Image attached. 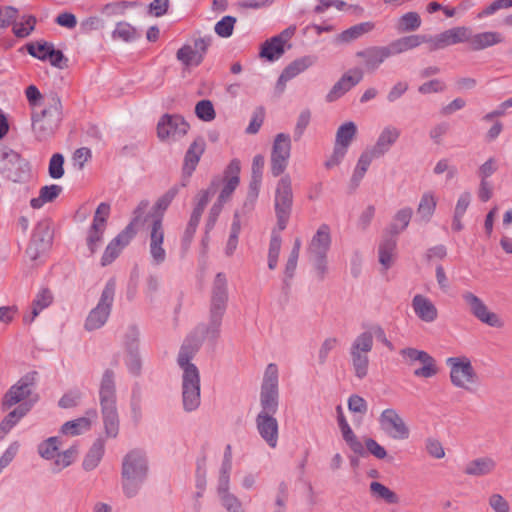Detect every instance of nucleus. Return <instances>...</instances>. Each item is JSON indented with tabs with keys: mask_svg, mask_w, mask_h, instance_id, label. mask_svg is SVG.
Here are the masks:
<instances>
[{
	"mask_svg": "<svg viewBox=\"0 0 512 512\" xmlns=\"http://www.w3.org/2000/svg\"><path fill=\"white\" fill-rule=\"evenodd\" d=\"M201 342L187 338L177 355V365L181 380L182 407L186 412L196 411L201 404V377L192 359Z\"/></svg>",
	"mask_w": 512,
	"mask_h": 512,
	"instance_id": "nucleus-1",
	"label": "nucleus"
},
{
	"mask_svg": "<svg viewBox=\"0 0 512 512\" xmlns=\"http://www.w3.org/2000/svg\"><path fill=\"white\" fill-rule=\"evenodd\" d=\"M150 473L149 458L143 449L133 448L126 452L120 464V486L126 498L139 495Z\"/></svg>",
	"mask_w": 512,
	"mask_h": 512,
	"instance_id": "nucleus-2",
	"label": "nucleus"
},
{
	"mask_svg": "<svg viewBox=\"0 0 512 512\" xmlns=\"http://www.w3.org/2000/svg\"><path fill=\"white\" fill-rule=\"evenodd\" d=\"M227 303V278L225 274L218 273L215 276L212 287L209 323L198 325L188 338H192V340L199 341L201 343L206 339H216L219 335L220 326L227 308Z\"/></svg>",
	"mask_w": 512,
	"mask_h": 512,
	"instance_id": "nucleus-3",
	"label": "nucleus"
},
{
	"mask_svg": "<svg viewBox=\"0 0 512 512\" xmlns=\"http://www.w3.org/2000/svg\"><path fill=\"white\" fill-rule=\"evenodd\" d=\"M115 379V372L111 369H106L99 383V403L103 432L107 439H116L120 432Z\"/></svg>",
	"mask_w": 512,
	"mask_h": 512,
	"instance_id": "nucleus-4",
	"label": "nucleus"
},
{
	"mask_svg": "<svg viewBox=\"0 0 512 512\" xmlns=\"http://www.w3.org/2000/svg\"><path fill=\"white\" fill-rule=\"evenodd\" d=\"M232 468L233 452L231 445L228 444L217 468L216 494L225 512H246L242 501L231 491Z\"/></svg>",
	"mask_w": 512,
	"mask_h": 512,
	"instance_id": "nucleus-5",
	"label": "nucleus"
},
{
	"mask_svg": "<svg viewBox=\"0 0 512 512\" xmlns=\"http://www.w3.org/2000/svg\"><path fill=\"white\" fill-rule=\"evenodd\" d=\"M62 120V105L58 98L51 97L40 110L33 109L31 129L37 142H47L58 129Z\"/></svg>",
	"mask_w": 512,
	"mask_h": 512,
	"instance_id": "nucleus-6",
	"label": "nucleus"
},
{
	"mask_svg": "<svg viewBox=\"0 0 512 512\" xmlns=\"http://www.w3.org/2000/svg\"><path fill=\"white\" fill-rule=\"evenodd\" d=\"M61 445L62 442L58 436L49 437L37 445L38 455L43 460L50 461L53 472L57 473L71 466L76 461L79 454L77 446L73 445L60 451Z\"/></svg>",
	"mask_w": 512,
	"mask_h": 512,
	"instance_id": "nucleus-7",
	"label": "nucleus"
},
{
	"mask_svg": "<svg viewBox=\"0 0 512 512\" xmlns=\"http://www.w3.org/2000/svg\"><path fill=\"white\" fill-rule=\"evenodd\" d=\"M148 209V202H141L134 211L133 219L130 224L112 239L106 246L101 257V265L111 264L121 253V251L130 243L136 233V227L140 224L142 216Z\"/></svg>",
	"mask_w": 512,
	"mask_h": 512,
	"instance_id": "nucleus-8",
	"label": "nucleus"
},
{
	"mask_svg": "<svg viewBox=\"0 0 512 512\" xmlns=\"http://www.w3.org/2000/svg\"><path fill=\"white\" fill-rule=\"evenodd\" d=\"M331 243L330 228L323 224L317 229L308 246L307 251L309 258L317 276L321 279H323L328 272L327 254L330 250Z\"/></svg>",
	"mask_w": 512,
	"mask_h": 512,
	"instance_id": "nucleus-9",
	"label": "nucleus"
},
{
	"mask_svg": "<svg viewBox=\"0 0 512 512\" xmlns=\"http://www.w3.org/2000/svg\"><path fill=\"white\" fill-rule=\"evenodd\" d=\"M357 134L358 127L353 121H346L337 128L333 150L324 161V167L327 170H332L341 165Z\"/></svg>",
	"mask_w": 512,
	"mask_h": 512,
	"instance_id": "nucleus-10",
	"label": "nucleus"
},
{
	"mask_svg": "<svg viewBox=\"0 0 512 512\" xmlns=\"http://www.w3.org/2000/svg\"><path fill=\"white\" fill-rule=\"evenodd\" d=\"M378 425L380 431L390 440L407 441L411 437L409 423L394 407H387L380 412Z\"/></svg>",
	"mask_w": 512,
	"mask_h": 512,
	"instance_id": "nucleus-11",
	"label": "nucleus"
},
{
	"mask_svg": "<svg viewBox=\"0 0 512 512\" xmlns=\"http://www.w3.org/2000/svg\"><path fill=\"white\" fill-rule=\"evenodd\" d=\"M446 364L450 368V380L455 387L471 392L478 385V375L468 357H450Z\"/></svg>",
	"mask_w": 512,
	"mask_h": 512,
	"instance_id": "nucleus-12",
	"label": "nucleus"
},
{
	"mask_svg": "<svg viewBox=\"0 0 512 512\" xmlns=\"http://www.w3.org/2000/svg\"><path fill=\"white\" fill-rule=\"evenodd\" d=\"M279 372L276 364L267 365L260 392L261 411L274 415L279 406Z\"/></svg>",
	"mask_w": 512,
	"mask_h": 512,
	"instance_id": "nucleus-13",
	"label": "nucleus"
},
{
	"mask_svg": "<svg viewBox=\"0 0 512 512\" xmlns=\"http://www.w3.org/2000/svg\"><path fill=\"white\" fill-rule=\"evenodd\" d=\"M114 296L115 283L113 280H110L106 283L96 307H94L86 317L84 323L85 330L89 332L95 331L106 324L111 313Z\"/></svg>",
	"mask_w": 512,
	"mask_h": 512,
	"instance_id": "nucleus-14",
	"label": "nucleus"
},
{
	"mask_svg": "<svg viewBox=\"0 0 512 512\" xmlns=\"http://www.w3.org/2000/svg\"><path fill=\"white\" fill-rule=\"evenodd\" d=\"M293 205L292 179L290 175H283L277 182L274 195V209L277 226L284 230L287 226Z\"/></svg>",
	"mask_w": 512,
	"mask_h": 512,
	"instance_id": "nucleus-15",
	"label": "nucleus"
},
{
	"mask_svg": "<svg viewBox=\"0 0 512 512\" xmlns=\"http://www.w3.org/2000/svg\"><path fill=\"white\" fill-rule=\"evenodd\" d=\"M147 245L150 264L155 267L163 265L167 260V248L164 226L159 217L147 224Z\"/></svg>",
	"mask_w": 512,
	"mask_h": 512,
	"instance_id": "nucleus-16",
	"label": "nucleus"
},
{
	"mask_svg": "<svg viewBox=\"0 0 512 512\" xmlns=\"http://www.w3.org/2000/svg\"><path fill=\"white\" fill-rule=\"evenodd\" d=\"M462 299L465 302L469 312L481 323L496 329H502L505 326L504 319L496 312L492 311L488 305L471 291L462 293Z\"/></svg>",
	"mask_w": 512,
	"mask_h": 512,
	"instance_id": "nucleus-17",
	"label": "nucleus"
},
{
	"mask_svg": "<svg viewBox=\"0 0 512 512\" xmlns=\"http://www.w3.org/2000/svg\"><path fill=\"white\" fill-rule=\"evenodd\" d=\"M374 340L382 343L389 350L394 349V346L388 339L384 328L378 323H370L365 325L363 331L354 338L349 350L370 354L373 349Z\"/></svg>",
	"mask_w": 512,
	"mask_h": 512,
	"instance_id": "nucleus-18",
	"label": "nucleus"
},
{
	"mask_svg": "<svg viewBox=\"0 0 512 512\" xmlns=\"http://www.w3.org/2000/svg\"><path fill=\"white\" fill-rule=\"evenodd\" d=\"M291 149L289 134L279 133L275 136L270 157V170L273 176L277 177L284 173L291 156Z\"/></svg>",
	"mask_w": 512,
	"mask_h": 512,
	"instance_id": "nucleus-19",
	"label": "nucleus"
},
{
	"mask_svg": "<svg viewBox=\"0 0 512 512\" xmlns=\"http://www.w3.org/2000/svg\"><path fill=\"white\" fill-rule=\"evenodd\" d=\"M189 125L180 115H163L157 124V136L161 141H176L188 131Z\"/></svg>",
	"mask_w": 512,
	"mask_h": 512,
	"instance_id": "nucleus-20",
	"label": "nucleus"
},
{
	"mask_svg": "<svg viewBox=\"0 0 512 512\" xmlns=\"http://www.w3.org/2000/svg\"><path fill=\"white\" fill-rule=\"evenodd\" d=\"M110 213V206L106 203H101L96 209L93 223L87 232L86 245L93 255L102 243V238L106 229V221Z\"/></svg>",
	"mask_w": 512,
	"mask_h": 512,
	"instance_id": "nucleus-21",
	"label": "nucleus"
},
{
	"mask_svg": "<svg viewBox=\"0 0 512 512\" xmlns=\"http://www.w3.org/2000/svg\"><path fill=\"white\" fill-rule=\"evenodd\" d=\"M256 430L266 445L275 449L279 442V423L274 415L259 412L255 418Z\"/></svg>",
	"mask_w": 512,
	"mask_h": 512,
	"instance_id": "nucleus-22",
	"label": "nucleus"
},
{
	"mask_svg": "<svg viewBox=\"0 0 512 512\" xmlns=\"http://www.w3.org/2000/svg\"><path fill=\"white\" fill-rule=\"evenodd\" d=\"M265 165V158L262 155H256L252 161V176L249 184L248 192L243 203V212L251 211L257 201L261 181L262 173Z\"/></svg>",
	"mask_w": 512,
	"mask_h": 512,
	"instance_id": "nucleus-23",
	"label": "nucleus"
},
{
	"mask_svg": "<svg viewBox=\"0 0 512 512\" xmlns=\"http://www.w3.org/2000/svg\"><path fill=\"white\" fill-rule=\"evenodd\" d=\"M468 36L469 28L459 26L428 37V43L430 44V49L436 51L451 45L467 42Z\"/></svg>",
	"mask_w": 512,
	"mask_h": 512,
	"instance_id": "nucleus-24",
	"label": "nucleus"
},
{
	"mask_svg": "<svg viewBox=\"0 0 512 512\" xmlns=\"http://www.w3.org/2000/svg\"><path fill=\"white\" fill-rule=\"evenodd\" d=\"M240 169V162L232 160L225 171L224 177L222 179H215L217 181V188L221 187L217 200L226 203L231 199L232 194L240 183Z\"/></svg>",
	"mask_w": 512,
	"mask_h": 512,
	"instance_id": "nucleus-25",
	"label": "nucleus"
},
{
	"mask_svg": "<svg viewBox=\"0 0 512 512\" xmlns=\"http://www.w3.org/2000/svg\"><path fill=\"white\" fill-rule=\"evenodd\" d=\"M210 45V39L198 38L194 41L193 45H184L176 54L178 61L184 66H198Z\"/></svg>",
	"mask_w": 512,
	"mask_h": 512,
	"instance_id": "nucleus-26",
	"label": "nucleus"
},
{
	"mask_svg": "<svg viewBox=\"0 0 512 512\" xmlns=\"http://www.w3.org/2000/svg\"><path fill=\"white\" fill-rule=\"evenodd\" d=\"M98 420V412L95 408L89 409L82 417L65 422L60 433L67 437H75L89 432Z\"/></svg>",
	"mask_w": 512,
	"mask_h": 512,
	"instance_id": "nucleus-27",
	"label": "nucleus"
},
{
	"mask_svg": "<svg viewBox=\"0 0 512 512\" xmlns=\"http://www.w3.org/2000/svg\"><path fill=\"white\" fill-rule=\"evenodd\" d=\"M400 136L401 130L397 126L393 124L385 125L378 134L374 146L369 147V149L379 158L383 157L398 142Z\"/></svg>",
	"mask_w": 512,
	"mask_h": 512,
	"instance_id": "nucleus-28",
	"label": "nucleus"
},
{
	"mask_svg": "<svg viewBox=\"0 0 512 512\" xmlns=\"http://www.w3.org/2000/svg\"><path fill=\"white\" fill-rule=\"evenodd\" d=\"M364 76L361 68H353L347 71L332 87L327 94V100L333 102L356 86Z\"/></svg>",
	"mask_w": 512,
	"mask_h": 512,
	"instance_id": "nucleus-29",
	"label": "nucleus"
},
{
	"mask_svg": "<svg viewBox=\"0 0 512 512\" xmlns=\"http://www.w3.org/2000/svg\"><path fill=\"white\" fill-rule=\"evenodd\" d=\"M32 391V381L29 377H23L18 380L4 395L2 406L5 410L10 409L16 404L27 403L25 400Z\"/></svg>",
	"mask_w": 512,
	"mask_h": 512,
	"instance_id": "nucleus-30",
	"label": "nucleus"
},
{
	"mask_svg": "<svg viewBox=\"0 0 512 512\" xmlns=\"http://www.w3.org/2000/svg\"><path fill=\"white\" fill-rule=\"evenodd\" d=\"M411 307L415 316L425 323H433L439 317L436 304L424 294H415L411 300Z\"/></svg>",
	"mask_w": 512,
	"mask_h": 512,
	"instance_id": "nucleus-31",
	"label": "nucleus"
},
{
	"mask_svg": "<svg viewBox=\"0 0 512 512\" xmlns=\"http://www.w3.org/2000/svg\"><path fill=\"white\" fill-rule=\"evenodd\" d=\"M51 245V234L46 223H39L35 228L27 254L32 260H37Z\"/></svg>",
	"mask_w": 512,
	"mask_h": 512,
	"instance_id": "nucleus-32",
	"label": "nucleus"
},
{
	"mask_svg": "<svg viewBox=\"0 0 512 512\" xmlns=\"http://www.w3.org/2000/svg\"><path fill=\"white\" fill-rule=\"evenodd\" d=\"M505 40L504 35L498 31H484L472 34L469 29V36L467 43L473 51H481L489 47L503 43Z\"/></svg>",
	"mask_w": 512,
	"mask_h": 512,
	"instance_id": "nucleus-33",
	"label": "nucleus"
},
{
	"mask_svg": "<svg viewBox=\"0 0 512 512\" xmlns=\"http://www.w3.org/2000/svg\"><path fill=\"white\" fill-rule=\"evenodd\" d=\"M390 56L387 46L370 47L356 53V57L363 60L364 68L368 72L377 70Z\"/></svg>",
	"mask_w": 512,
	"mask_h": 512,
	"instance_id": "nucleus-34",
	"label": "nucleus"
},
{
	"mask_svg": "<svg viewBox=\"0 0 512 512\" xmlns=\"http://www.w3.org/2000/svg\"><path fill=\"white\" fill-rule=\"evenodd\" d=\"M437 205L438 196L434 191L428 190L422 193L416 208L417 221L429 223L435 215Z\"/></svg>",
	"mask_w": 512,
	"mask_h": 512,
	"instance_id": "nucleus-35",
	"label": "nucleus"
},
{
	"mask_svg": "<svg viewBox=\"0 0 512 512\" xmlns=\"http://www.w3.org/2000/svg\"><path fill=\"white\" fill-rule=\"evenodd\" d=\"M106 449V442L103 437L96 438L82 461V468L86 472L95 470L101 463Z\"/></svg>",
	"mask_w": 512,
	"mask_h": 512,
	"instance_id": "nucleus-36",
	"label": "nucleus"
},
{
	"mask_svg": "<svg viewBox=\"0 0 512 512\" xmlns=\"http://www.w3.org/2000/svg\"><path fill=\"white\" fill-rule=\"evenodd\" d=\"M378 262L381 266V273H386L396 261L397 242L395 239H383L378 246Z\"/></svg>",
	"mask_w": 512,
	"mask_h": 512,
	"instance_id": "nucleus-37",
	"label": "nucleus"
},
{
	"mask_svg": "<svg viewBox=\"0 0 512 512\" xmlns=\"http://www.w3.org/2000/svg\"><path fill=\"white\" fill-rule=\"evenodd\" d=\"M337 422L343 437V440L349 446V448L356 454H362L364 451L363 444L357 438L353 430L351 429L349 423L347 422L343 409L341 406H337Z\"/></svg>",
	"mask_w": 512,
	"mask_h": 512,
	"instance_id": "nucleus-38",
	"label": "nucleus"
},
{
	"mask_svg": "<svg viewBox=\"0 0 512 512\" xmlns=\"http://www.w3.org/2000/svg\"><path fill=\"white\" fill-rule=\"evenodd\" d=\"M496 465L495 459L490 456L478 457L466 464L464 473L472 477H483L491 474Z\"/></svg>",
	"mask_w": 512,
	"mask_h": 512,
	"instance_id": "nucleus-39",
	"label": "nucleus"
},
{
	"mask_svg": "<svg viewBox=\"0 0 512 512\" xmlns=\"http://www.w3.org/2000/svg\"><path fill=\"white\" fill-rule=\"evenodd\" d=\"M422 43H428V37L424 35L413 34L394 40L387 46V48L390 52V55L392 56L415 49Z\"/></svg>",
	"mask_w": 512,
	"mask_h": 512,
	"instance_id": "nucleus-40",
	"label": "nucleus"
},
{
	"mask_svg": "<svg viewBox=\"0 0 512 512\" xmlns=\"http://www.w3.org/2000/svg\"><path fill=\"white\" fill-rule=\"evenodd\" d=\"M314 63L315 58L312 56H304L299 59H296L283 70V72L279 76L277 85L284 87L289 80L293 79L300 73L304 72Z\"/></svg>",
	"mask_w": 512,
	"mask_h": 512,
	"instance_id": "nucleus-41",
	"label": "nucleus"
},
{
	"mask_svg": "<svg viewBox=\"0 0 512 512\" xmlns=\"http://www.w3.org/2000/svg\"><path fill=\"white\" fill-rule=\"evenodd\" d=\"M349 361L355 378L363 380L368 376L370 368V357L368 353L349 350Z\"/></svg>",
	"mask_w": 512,
	"mask_h": 512,
	"instance_id": "nucleus-42",
	"label": "nucleus"
},
{
	"mask_svg": "<svg viewBox=\"0 0 512 512\" xmlns=\"http://www.w3.org/2000/svg\"><path fill=\"white\" fill-rule=\"evenodd\" d=\"M31 408V404L24 403L11 411L0 423V440L12 430V428L24 417Z\"/></svg>",
	"mask_w": 512,
	"mask_h": 512,
	"instance_id": "nucleus-43",
	"label": "nucleus"
},
{
	"mask_svg": "<svg viewBox=\"0 0 512 512\" xmlns=\"http://www.w3.org/2000/svg\"><path fill=\"white\" fill-rule=\"evenodd\" d=\"M379 158L376 154H374L369 148H366L359 156L357 163L354 167L351 181L358 185L361 180L364 178L366 172L368 171L371 163L374 159Z\"/></svg>",
	"mask_w": 512,
	"mask_h": 512,
	"instance_id": "nucleus-44",
	"label": "nucleus"
},
{
	"mask_svg": "<svg viewBox=\"0 0 512 512\" xmlns=\"http://www.w3.org/2000/svg\"><path fill=\"white\" fill-rule=\"evenodd\" d=\"M413 216V210L411 207H403L399 209L393 216L390 224V232L393 235H398L404 232Z\"/></svg>",
	"mask_w": 512,
	"mask_h": 512,
	"instance_id": "nucleus-45",
	"label": "nucleus"
},
{
	"mask_svg": "<svg viewBox=\"0 0 512 512\" xmlns=\"http://www.w3.org/2000/svg\"><path fill=\"white\" fill-rule=\"evenodd\" d=\"M422 20L417 12H407L396 22L395 28L399 33L414 32L420 28Z\"/></svg>",
	"mask_w": 512,
	"mask_h": 512,
	"instance_id": "nucleus-46",
	"label": "nucleus"
},
{
	"mask_svg": "<svg viewBox=\"0 0 512 512\" xmlns=\"http://www.w3.org/2000/svg\"><path fill=\"white\" fill-rule=\"evenodd\" d=\"M61 191L62 188L55 184L50 186H44L40 189L39 196L31 199L30 205L34 209H39L44 204L51 202L55 198H57Z\"/></svg>",
	"mask_w": 512,
	"mask_h": 512,
	"instance_id": "nucleus-47",
	"label": "nucleus"
},
{
	"mask_svg": "<svg viewBox=\"0 0 512 512\" xmlns=\"http://www.w3.org/2000/svg\"><path fill=\"white\" fill-rule=\"evenodd\" d=\"M370 492L375 499L382 500L387 504L399 503L398 495L380 482H371Z\"/></svg>",
	"mask_w": 512,
	"mask_h": 512,
	"instance_id": "nucleus-48",
	"label": "nucleus"
},
{
	"mask_svg": "<svg viewBox=\"0 0 512 512\" xmlns=\"http://www.w3.org/2000/svg\"><path fill=\"white\" fill-rule=\"evenodd\" d=\"M178 193V189L176 187H172L169 189L161 198L158 199L155 206L153 207V214L149 216L145 221H147V224L153 219V218H160L163 221V215L164 212L167 210L169 205L171 204L172 200L175 198V196Z\"/></svg>",
	"mask_w": 512,
	"mask_h": 512,
	"instance_id": "nucleus-49",
	"label": "nucleus"
},
{
	"mask_svg": "<svg viewBox=\"0 0 512 512\" xmlns=\"http://www.w3.org/2000/svg\"><path fill=\"white\" fill-rule=\"evenodd\" d=\"M284 53V45L275 36L270 40H267L263 45L260 52L262 58H266L269 61L279 59Z\"/></svg>",
	"mask_w": 512,
	"mask_h": 512,
	"instance_id": "nucleus-50",
	"label": "nucleus"
},
{
	"mask_svg": "<svg viewBox=\"0 0 512 512\" xmlns=\"http://www.w3.org/2000/svg\"><path fill=\"white\" fill-rule=\"evenodd\" d=\"M203 145L201 143H197V142H194L189 150L187 151L186 153V156H185V161H184V171L187 173V174H191L199 160H200V157L203 153Z\"/></svg>",
	"mask_w": 512,
	"mask_h": 512,
	"instance_id": "nucleus-51",
	"label": "nucleus"
},
{
	"mask_svg": "<svg viewBox=\"0 0 512 512\" xmlns=\"http://www.w3.org/2000/svg\"><path fill=\"white\" fill-rule=\"evenodd\" d=\"M210 461L211 457L206 452L201 453L196 459L195 480L200 487L207 483Z\"/></svg>",
	"mask_w": 512,
	"mask_h": 512,
	"instance_id": "nucleus-52",
	"label": "nucleus"
},
{
	"mask_svg": "<svg viewBox=\"0 0 512 512\" xmlns=\"http://www.w3.org/2000/svg\"><path fill=\"white\" fill-rule=\"evenodd\" d=\"M373 25L371 23H361L355 25L338 35L337 41L342 43H347L353 41L363 35L366 32L372 30Z\"/></svg>",
	"mask_w": 512,
	"mask_h": 512,
	"instance_id": "nucleus-53",
	"label": "nucleus"
},
{
	"mask_svg": "<svg viewBox=\"0 0 512 512\" xmlns=\"http://www.w3.org/2000/svg\"><path fill=\"white\" fill-rule=\"evenodd\" d=\"M36 18L32 15L23 16L19 22L13 24V33L18 38L28 37L34 30Z\"/></svg>",
	"mask_w": 512,
	"mask_h": 512,
	"instance_id": "nucleus-54",
	"label": "nucleus"
},
{
	"mask_svg": "<svg viewBox=\"0 0 512 512\" xmlns=\"http://www.w3.org/2000/svg\"><path fill=\"white\" fill-rule=\"evenodd\" d=\"M122 344L124 351L127 350H138L140 345V331L135 325H130L126 328Z\"/></svg>",
	"mask_w": 512,
	"mask_h": 512,
	"instance_id": "nucleus-55",
	"label": "nucleus"
},
{
	"mask_svg": "<svg viewBox=\"0 0 512 512\" xmlns=\"http://www.w3.org/2000/svg\"><path fill=\"white\" fill-rule=\"evenodd\" d=\"M421 366L416 368L413 374L419 378H431L438 373L435 359L428 355L420 362Z\"/></svg>",
	"mask_w": 512,
	"mask_h": 512,
	"instance_id": "nucleus-56",
	"label": "nucleus"
},
{
	"mask_svg": "<svg viewBox=\"0 0 512 512\" xmlns=\"http://www.w3.org/2000/svg\"><path fill=\"white\" fill-rule=\"evenodd\" d=\"M124 363L129 373L138 375L142 368V360L139 349L124 351Z\"/></svg>",
	"mask_w": 512,
	"mask_h": 512,
	"instance_id": "nucleus-57",
	"label": "nucleus"
},
{
	"mask_svg": "<svg viewBox=\"0 0 512 512\" xmlns=\"http://www.w3.org/2000/svg\"><path fill=\"white\" fill-rule=\"evenodd\" d=\"M281 243V237L278 234L273 233L268 250V268L270 270H274L277 267Z\"/></svg>",
	"mask_w": 512,
	"mask_h": 512,
	"instance_id": "nucleus-58",
	"label": "nucleus"
},
{
	"mask_svg": "<svg viewBox=\"0 0 512 512\" xmlns=\"http://www.w3.org/2000/svg\"><path fill=\"white\" fill-rule=\"evenodd\" d=\"M487 502L492 512H511L509 501L500 493L490 494Z\"/></svg>",
	"mask_w": 512,
	"mask_h": 512,
	"instance_id": "nucleus-59",
	"label": "nucleus"
},
{
	"mask_svg": "<svg viewBox=\"0 0 512 512\" xmlns=\"http://www.w3.org/2000/svg\"><path fill=\"white\" fill-rule=\"evenodd\" d=\"M302 241L299 237L295 238L293 248L288 257L286 266H285V274L288 277H292L297 267V262L299 258V253L301 249Z\"/></svg>",
	"mask_w": 512,
	"mask_h": 512,
	"instance_id": "nucleus-60",
	"label": "nucleus"
},
{
	"mask_svg": "<svg viewBox=\"0 0 512 512\" xmlns=\"http://www.w3.org/2000/svg\"><path fill=\"white\" fill-rule=\"evenodd\" d=\"M435 175L446 174V180L450 181L457 177L458 170L456 166L452 165L448 159H440L433 167Z\"/></svg>",
	"mask_w": 512,
	"mask_h": 512,
	"instance_id": "nucleus-61",
	"label": "nucleus"
},
{
	"mask_svg": "<svg viewBox=\"0 0 512 512\" xmlns=\"http://www.w3.org/2000/svg\"><path fill=\"white\" fill-rule=\"evenodd\" d=\"M425 450L430 457L437 460L443 459L446 455L442 443L435 437L426 438Z\"/></svg>",
	"mask_w": 512,
	"mask_h": 512,
	"instance_id": "nucleus-62",
	"label": "nucleus"
},
{
	"mask_svg": "<svg viewBox=\"0 0 512 512\" xmlns=\"http://www.w3.org/2000/svg\"><path fill=\"white\" fill-rule=\"evenodd\" d=\"M53 45L48 42H36L27 45V51L33 57L40 60H47Z\"/></svg>",
	"mask_w": 512,
	"mask_h": 512,
	"instance_id": "nucleus-63",
	"label": "nucleus"
},
{
	"mask_svg": "<svg viewBox=\"0 0 512 512\" xmlns=\"http://www.w3.org/2000/svg\"><path fill=\"white\" fill-rule=\"evenodd\" d=\"M113 38L120 39L125 42L132 41L136 37V30L129 23L120 22L113 31Z\"/></svg>",
	"mask_w": 512,
	"mask_h": 512,
	"instance_id": "nucleus-64",
	"label": "nucleus"
}]
</instances>
